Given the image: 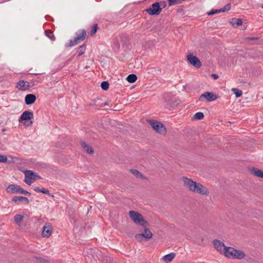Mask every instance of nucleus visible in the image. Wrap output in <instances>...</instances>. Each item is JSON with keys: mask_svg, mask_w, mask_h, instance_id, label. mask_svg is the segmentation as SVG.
I'll use <instances>...</instances> for the list:
<instances>
[{"mask_svg": "<svg viewBox=\"0 0 263 263\" xmlns=\"http://www.w3.org/2000/svg\"><path fill=\"white\" fill-rule=\"evenodd\" d=\"M218 13H220L219 9H212L208 13V15H212Z\"/></svg>", "mask_w": 263, "mask_h": 263, "instance_id": "ea45409f", "label": "nucleus"}, {"mask_svg": "<svg viewBox=\"0 0 263 263\" xmlns=\"http://www.w3.org/2000/svg\"><path fill=\"white\" fill-rule=\"evenodd\" d=\"M232 91L235 95L236 98H239L241 97L242 95V92L241 90L238 88H232Z\"/></svg>", "mask_w": 263, "mask_h": 263, "instance_id": "c85d7f7f", "label": "nucleus"}, {"mask_svg": "<svg viewBox=\"0 0 263 263\" xmlns=\"http://www.w3.org/2000/svg\"><path fill=\"white\" fill-rule=\"evenodd\" d=\"M211 76L215 80L217 79L219 77L217 74H215V73L212 74Z\"/></svg>", "mask_w": 263, "mask_h": 263, "instance_id": "8fccbe9b", "label": "nucleus"}, {"mask_svg": "<svg viewBox=\"0 0 263 263\" xmlns=\"http://www.w3.org/2000/svg\"><path fill=\"white\" fill-rule=\"evenodd\" d=\"M163 100L164 102L165 103V107L168 109L173 108L180 103L179 101L173 100V96L170 93H165L164 94Z\"/></svg>", "mask_w": 263, "mask_h": 263, "instance_id": "20e7f679", "label": "nucleus"}, {"mask_svg": "<svg viewBox=\"0 0 263 263\" xmlns=\"http://www.w3.org/2000/svg\"><path fill=\"white\" fill-rule=\"evenodd\" d=\"M129 216L131 219L137 225L142 227L149 226V223L145 220L142 215L135 211H130L129 212Z\"/></svg>", "mask_w": 263, "mask_h": 263, "instance_id": "f03ea898", "label": "nucleus"}, {"mask_svg": "<svg viewBox=\"0 0 263 263\" xmlns=\"http://www.w3.org/2000/svg\"><path fill=\"white\" fill-rule=\"evenodd\" d=\"M25 179L24 182L30 185L34 180L41 179L42 178L36 173L31 170H26L24 172Z\"/></svg>", "mask_w": 263, "mask_h": 263, "instance_id": "39448f33", "label": "nucleus"}, {"mask_svg": "<svg viewBox=\"0 0 263 263\" xmlns=\"http://www.w3.org/2000/svg\"><path fill=\"white\" fill-rule=\"evenodd\" d=\"M33 122L32 121H29V124H26L27 126H30V125H31L32 124Z\"/></svg>", "mask_w": 263, "mask_h": 263, "instance_id": "603ef678", "label": "nucleus"}, {"mask_svg": "<svg viewBox=\"0 0 263 263\" xmlns=\"http://www.w3.org/2000/svg\"><path fill=\"white\" fill-rule=\"evenodd\" d=\"M34 86V84L32 83V86L29 85V82L25 81L24 80H20L16 83V87L19 90L22 91H25L28 90L30 87Z\"/></svg>", "mask_w": 263, "mask_h": 263, "instance_id": "9b49d317", "label": "nucleus"}, {"mask_svg": "<svg viewBox=\"0 0 263 263\" xmlns=\"http://www.w3.org/2000/svg\"><path fill=\"white\" fill-rule=\"evenodd\" d=\"M36 100V96L34 94H27L25 97V102L26 105H31L35 102Z\"/></svg>", "mask_w": 263, "mask_h": 263, "instance_id": "4468645a", "label": "nucleus"}, {"mask_svg": "<svg viewBox=\"0 0 263 263\" xmlns=\"http://www.w3.org/2000/svg\"><path fill=\"white\" fill-rule=\"evenodd\" d=\"M33 118V114L32 111L29 110H26L23 112L18 119L20 123H22L25 121L24 124L26 125V122L31 120Z\"/></svg>", "mask_w": 263, "mask_h": 263, "instance_id": "9d476101", "label": "nucleus"}, {"mask_svg": "<svg viewBox=\"0 0 263 263\" xmlns=\"http://www.w3.org/2000/svg\"><path fill=\"white\" fill-rule=\"evenodd\" d=\"M37 263H49V261L41 257H34Z\"/></svg>", "mask_w": 263, "mask_h": 263, "instance_id": "c756f323", "label": "nucleus"}, {"mask_svg": "<svg viewBox=\"0 0 263 263\" xmlns=\"http://www.w3.org/2000/svg\"><path fill=\"white\" fill-rule=\"evenodd\" d=\"M35 75L39 74V73H34Z\"/></svg>", "mask_w": 263, "mask_h": 263, "instance_id": "13d9d810", "label": "nucleus"}, {"mask_svg": "<svg viewBox=\"0 0 263 263\" xmlns=\"http://www.w3.org/2000/svg\"><path fill=\"white\" fill-rule=\"evenodd\" d=\"M204 116L203 113L201 112H198L195 114L194 116V119L198 120H200L203 119Z\"/></svg>", "mask_w": 263, "mask_h": 263, "instance_id": "7c9ffc66", "label": "nucleus"}, {"mask_svg": "<svg viewBox=\"0 0 263 263\" xmlns=\"http://www.w3.org/2000/svg\"><path fill=\"white\" fill-rule=\"evenodd\" d=\"M130 172L137 178H141L142 179L145 178V177L137 170L132 168L130 170Z\"/></svg>", "mask_w": 263, "mask_h": 263, "instance_id": "b1692460", "label": "nucleus"}, {"mask_svg": "<svg viewBox=\"0 0 263 263\" xmlns=\"http://www.w3.org/2000/svg\"><path fill=\"white\" fill-rule=\"evenodd\" d=\"M251 174L258 177L263 178V172L258 168L252 167L249 169Z\"/></svg>", "mask_w": 263, "mask_h": 263, "instance_id": "a211bd4d", "label": "nucleus"}, {"mask_svg": "<svg viewBox=\"0 0 263 263\" xmlns=\"http://www.w3.org/2000/svg\"><path fill=\"white\" fill-rule=\"evenodd\" d=\"M183 0H168V5L170 6L176 4H180Z\"/></svg>", "mask_w": 263, "mask_h": 263, "instance_id": "473e14b6", "label": "nucleus"}, {"mask_svg": "<svg viewBox=\"0 0 263 263\" xmlns=\"http://www.w3.org/2000/svg\"><path fill=\"white\" fill-rule=\"evenodd\" d=\"M32 83L34 84L33 82H30V83H29V85L32 86Z\"/></svg>", "mask_w": 263, "mask_h": 263, "instance_id": "6e6d98bb", "label": "nucleus"}, {"mask_svg": "<svg viewBox=\"0 0 263 263\" xmlns=\"http://www.w3.org/2000/svg\"><path fill=\"white\" fill-rule=\"evenodd\" d=\"M34 190L36 192H38V193H40L41 192V190H42V189H41L40 187H35L34 189Z\"/></svg>", "mask_w": 263, "mask_h": 263, "instance_id": "de8ad7c7", "label": "nucleus"}, {"mask_svg": "<svg viewBox=\"0 0 263 263\" xmlns=\"http://www.w3.org/2000/svg\"><path fill=\"white\" fill-rule=\"evenodd\" d=\"M162 9V8L160 7V3L155 2L149 8L145 9V11L151 15H157L161 12Z\"/></svg>", "mask_w": 263, "mask_h": 263, "instance_id": "0eeeda50", "label": "nucleus"}, {"mask_svg": "<svg viewBox=\"0 0 263 263\" xmlns=\"http://www.w3.org/2000/svg\"><path fill=\"white\" fill-rule=\"evenodd\" d=\"M72 59V57L69 58L67 61H66V63H68L69 62L71 61Z\"/></svg>", "mask_w": 263, "mask_h": 263, "instance_id": "864d4df0", "label": "nucleus"}, {"mask_svg": "<svg viewBox=\"0 0 263 263\" xmlns=\"http://www.w3.org/2000/svg\"><path fill=\"white\" fill-rule=\"evenodd\" d=\"M147 121L157 133L161 135H165L166 133L165 126L161 122L153 120H147Z\"/></svg>", "mask_w": 263, "mask_h": 263, "instance_id": "7ed1b4c3", "label": "nucleus"}, {"mask_svg": "<svg viewBox=\"0 0 263 263\" xmlns=\"http://www.w3.org/2000/svg\"><path fill=\"white\" fill-rule=\"evenodd\" d=\"M148 227L149 226L143 227L144 228V232H143V233L145 234L149 235V236H150V239H151L152 237V236H153V234L150 231V230L148 229Z\"/></svg>", "mask_w": 263, "mask_h": 263, "instance_id": "e433bc0d", "label": "nucleus"}, {"mask_svg": "<svg viewBox=\"0 0 263 263\" xmlns=\"http://www.w3.org/2000/svg\"><path fill=\"white\" fill-rule=\"evenodd\" d=\"M41 193L47 195H50V191L48 189H46L45 188L42 189Z\"/></svg>", "mask_w": 263, "mask_h": 263, "instance_id": "37998d69", "label": "nucleus"}, {"mask_svg": "<svg viewBox=\"0 0 263 263\" xmlns=\"http://www.w3.org/2000/svg\"><path fill=\"white\" fill-rule=\"evenodd\" d=\"M213 243L214 246V248L221 253H223L224 251V248L226 247V246H224L223 242L218 239L214 240L213 241Z\"/></svg>", "mask_w": 263, "mask_h": 263, "instance_id": "f8f14e48", "label": "nucleus"}, {"mask_svg": "<svg viewBox=\"0 0 263 263\" xmlns=\"http://www.w3.org/2000/svg\"><path fill=\"white\" fill-rule=\"evenodd\" d=\"M95 252V250L89 249L88 251H87L85 253V260L87 262H92V258L96 260L95 258V256L93 255V253Z\"/></svg>", "mask_w": 263, "mask_h": 263, "instance_id": "dca6fc26", "label": "nucleus"}, {"mask_svg": "<svg viewBox=\"0 0 263 263\" xmlns=\"http://www.w3.org/2000/svg\"><path fill=\"white\" fill-rule=\"evenodd\" d=\"M115 46L116 47L117 49H119L120 48V44L118 41H115L114 42Z\"/></svg>", "mask_w": 263, "mask_h": 263, "instance_id": "a18cd8bd", "label": "nucleus"}, {"mask_svg": "<svg viewBox=\"0 0 263 263\" xmlns=\"http://www.w3.org/2000/svg\"><path fill=\"white\" fill-rule=\"evenodd\" d=\"M100 100V98L99 97H97V99L93 101V103H90V105L96 106L97 107H100V103L98 102Z\"/></svg>", "mask_w": 263, "mask_h": 263, "instance_id": "58836bf2", "label": "nucleus"}, {"mask_svg": "<svg viewBox=\"0 0 263 263\" xmlns=\"http://www.w3.org/2000/svg\"><path fill=\"white\" fill-rule=\"evenodd\" d=\"M126 79L129 83H133L137 80V76L135 74H130L127 77Z\"/></svg>", "mask_w": 263, "mask_h": 263, "instance_id": "393cba45", "label": "nucleus"}, {"mask_svg": "<svg viewBox=\"0 0 263 263\" xmlns=\"http://www.w3.org/2000/svg\"><path fill=\"white\" fill-rule=\"evenodd\" d=\"M187 60L192 65L197 68H199L202 66L201 63L199 59L192 53H189L187 55Z\"/></svg>", "mask_w": 263, "mask_h": 263, "instance_id": "1a4fd4ad", "label": "nucleus"}, {"mask_svg": "<svg viewBox=\"0 0 263 263\" xmlns=\"http://www.w3.org/2000/svg\"><path fill=\"white\" fill-rule=\"evenodd\" d=\"M259 37H247L245 38V40L247 41H254L259 39Z\"/></svg>", "mask_w": 263, "mask_h": 263, "instance_id": "79ce46f5", "label": "nucleus"}, {"mask_svg": "<svg viewBox=\"0 0 263 263\" xmlns=\"http://www.w3.org/2000/svg\"><path fill=\"white\" fill-rule=\"evenodd\" d=\"M11 161H8L7 157L3 155L0 154V162L1 163H6L8 162L10 163Z\"/></svg>", "mask_w": 263, "mask_h": 263, "instance_id": "f704fd0d", "label": "nucleus"}, {"mask_svg": "<svg viewBox=\"0 0 263 263\" xmlns=\"http://www.w3.org/2000/svg\"><path fill=\"white\" fill-rule=\"evenodd\" d=\"M3 132H5V129H3Z\"/></svg>", "mask_w": 263, "mask_h": 263, "instance_id": "4d7b16f0", "label": "nucleus"}, {"mask_svg": "<svg viewBox=\"0 0 263 263\" xmlns=\"http://www.w3.org/2000/svg\"><path fill=\"white\" fill-rule=\"evenodd\" d=\"M137 237L138 238L139 237H142L143 238H145L146 240L150 239V236H149V235L144 234L143 233L141 234H137Z\"/></svg>", "mask_w": 263, "mask_h": 263, "instance_id": "4c0bfd02", "label": "nucleus"}, {"mask_svg": "<svg viewBox=\"0 0 263 263\" xmlns=\"http://www.w3.org/2000/svg\"><path fill=\"white\" fill-rule=\"evenodd\" d=\"M45 35L48 36L51 41H55V37L54 36L53 33L50 30H46L45 31Z\"/></svg>", "mask_w": 263, "mask_h": 263, "instance_id": "a878e982", "label": "nucleus"}, {"mask_svg": "<svg viewBox=\"0 0 263 263\" xmlns=\"http://www.w3.org/2000/svg\"><path fill=\"white\" fill-rule=\"evenodd\" d=\"M219 97L218 95L215 94L212 91H206L200 95L199 100L200 101H203L204 99H205L207 102H212L219 98Z\"/></svg>", "mask_w": 263, "mask_h": 263, "instance_id": "6e6552de", "label": "nucleus"}, {"mask_svg": "<svg viewBox=\"0 0 263 263\" xmlns=\"http://www.w3.org/2000/svg\"><path fill=\"white\" fill-rule=\"evenodd\" d=\"M81 146L83 149L89 154H92L94 153V150L92 147L87 145L84 141H81L80 142Z\"/></svg>", "mask_w": 263, "mask_h": 263, "instance_id": "6ab92c4d", "label": "nucleus"}, {"mask_svg": "<svg viewBox=\"0 0 263 263\" xmlns=\"http://www.w3.org/2000/svg\"><path fill=\"white\" fill-rule=\"evenodd\" d=\"M89 68V66H86L85 67V69H88V68Z\"/></svg>", "mask_w": 263, "mask_h": 263, "instance_id": "5fc2aeb1", "label": "nucleus"}, {"mask_svg": "<svg viewBox=\"0 0 263 263\" xmlns=\"http://www.w3.org/2000/svg\"><path fill=\"white\" fill-rule=\"evenodd\" d=\"M182 181L184 185L190 191L194 193H197L202 195H208L209 193L208 189L193 179L183 176L182 177Z\"/></svg>", "mask_w": 263, "mask_h": 263, "instance_id": "f257e3e1", "label": "nucleus"}, {"mask_svg": "<svg viewBox=\"0 0 263 263\" xmlns=\"http://www.w3.org/2000/svg\"><path fill=\"white\" fill-rule=\"evenodd\" d=\"M183 9H184V6H179V8L177 9L176 12L177 13H180L183 10Z\"/></svg>", "mask_w": 263, "mask_h": 263, "instance_id": "c03bdc74", "label": "nucleus"}, {"mask_svg": "<svg viewBox=\"0 0 263 263\" xmlns=\"http://www.w3.org/2000/svg\"><path fill=\"white\" fill-rule=\"evenodd\" d=\"M230 249H235L232 247H226L224 248V251L223 252V253L226 256H227L229 258H233L234 251H233L232 250H231Z\"/></svg>", "mask_w": 263, "mask_h": 263, "instance_id": "aec40b11", "label": "nucleus"}, {"mask_svg": "<svg viewBox=\"0 0 263 263\" xmlns=\"http://www.w3.org/2000/svg\"><path fill=\"white\" fill-rule=\"evenodd\" d=\"M98 29H99V27H98V24H93L91 30L90 31V36H95L97 30H98Z\"/></svg>", "mask_w": 263, "mask_h": 263, "instance_id": "cd10ccee", "label": "nucleus"}, {"mask_svg": "<svg viewBox=\"0 0 263 263\" xmlns=\"http://www.w3.org/2000/svg\"><path fill=\"white\" fill-rule=\"evenodd\" d=\"M160 6H162L163 8H164L166 6V3L165 1L161 2L160 3Z\"/></svg>", "mask_w": 263, "mask_h": 263, "instance_id": "49530a36", "label": "nucleus"}, {"mask_svg": "<svg viewBox=\"0 0 263 263\" xmlns=\"http://www.w3.org/2000/svg\"><path fill=\"white\" fill-rule=\"evenodd\" d=\"M86 36V32L84 29L81 30V32L77 35L74 40H70L68 43L65 44L66 47L73 46L77 45L80 42L84 40Z\"/></svg>", "mask_w": 263, "mask_h": 263, "instance_id": "423d86ee", "label": "nucleus"}, {"mask_svg": "<svg viewBox=\"0 0 263 263\" xmlns=\"http://www.w3.org/2000/svg\"><path fill=\"white\" fill-rule=\"evenodd\" d=\"M109 84L108 81H103L101 84V88L104 90H107L109 88Z\"/></svg>", "mask_w": 263, "mask_h": 263, "instance_id": "2f4dec72", "label": "nucleus"}, {"mask_svg": "<svg viewBox=\"0 0 263 263\" xmlns=\"http://www.w3.org/2000/svg\"><path fill=\"white\" fill-rule=\"evenodd\" d=\"M231 250L234 251L233 259H240L245 256V254L242 251L236 250L235 249Z\"/></svg>", "mask_w": 263, "mask_h": 263, "instance_id": "f3484780", "label": "nucleus"}, {"mask_svg": "<svg viewBox=\"0 0 263 263\" xmlns=\"http://www.w3.org/2000/svg\"><path fill=\"white\" fill-rule=\"evenodd\" d=\"M231 24L235 28L242 25V21L241 18H233L230 21Z\"/></svg>", "mask_w": 263, "mask_h": 263, "instance_id": "4be33fe9", "label": "nucleus"}, {"mask_svg": "<svg viewBox=\"0 0 263 263\" xmlns=\"http://www.w3.org/2000/svg\"><path fill=\"white\" fill-rule=\"evenodd\" d=\"M24 216L22 215H16L14 217V221L16 224H20L22 223Z\"/></svg>", "mask_w": 263, "mask_h": 263, "instance_id": "bb28decb", "label": "nucleus"}, {"mask_svg": "<svg viewBox=\"0 0 263 263\" xmlns=\"http://www.w3.org/2000/svg\"><path fill=\"white\" fill-rule=\"evenodd\" d=\"M86 50V46L85 44L79 47V50H78V56L80 57L84 54Z\"/></svg>", "mask_w": 263, "mask_h": 263, "instance_id": "72a5a7b5", "label": "nucleus"}, {"mask_svg": "<svg viewBox=\"0 0 263 263\" xmlns=\"http://www.w3.org/2000/svg\"><path fill=\"white\" fill-rule=\"evenodd\" d=\"M51 232L52 227L51 226H48V227L45 226L43 227L42 235L43 237L48 238L51 235Z\"/></svg>", "mask_w": 263, "mask_h": 263, "instance_id": "2eb2a0df", "label": "nucleus"}, {"mask_svg": "<svg viewBox=\"0 0 263 263\" xmlns=\"http://www.w3.org/2000/svg\"><path fill=\"white\" fill-rule=\"evenodd\" d=\"M20 194H23L28 195V196H30V195H31V193L30 192H28L26 190H24L22 187L20 191Z\"/></svg>", "mask_w": 263, "mask_h": 263, "instance_id": "a19ab883", "label": "nucleus"}, {"mask_svg": "<svg viewBox=\"0 0 263 263\" xmlns=\"http://www.w3.org/2000/svg\"><path fill=\"white\" fill-rule=\"evenodd\" d=\"M25 201L26 203L29 202V199L23 196H15L12 199V202L14 203H18L19 201Z\"/></svg>", "mask_w": 263, "mask_h": 263, "instance_id": "412c9836", "label": "nucleus"}, {"mask_svg": "<svg viewBox=\"0 0 263 263\" xmlns=\"http://www.w3.org/2000/svg\"><path fill=\"white\" fill-rule=\"evenodd\" d=\"M21 187L17 184H10L6 189L8 193H12L15 194H20Z\"/></svg>", "mask_w": 263, "mask_h": 263, "instance_id": "ddd939ff", "label": "nucleus"}, {"mask_svg": "<svg viewBox=\"0 0 263 263\" xmlns=\"http://www.w3.org/2000/svg\"><path fill=\"white\" fill-rule=\"evenodd\" d=\"M231 4H228L224 7L219 9L220 12H223L229 11L231 9Z\"/></svg>", "mask_w": 263, "mask_h": 263, "instance_id": "c9c22d12", "label": "nucleus"}, {"mask_svg": "<svg viewBox=\"0 0 263 263\" xmlns=\"http://www.w3.org/2000/svg\"><path fill=\"white\" fill-rule=\"evenodd\" d=\"M175 256L176 254L175 253L172 252L164 255L162 259L164 261L168 262L172 261L173 259L175 258Z\"/></svg>", "mask_w": 263, "mask_h": 263, "instance_id": "5701e85b", "label": "nucleus"}, {"mask_svg": "<svg viewBox=\"0 0 263 263\" xmlns=\"http://www.w3.org/2000/svg\"><path fill=\"white\" fill-rule=\"evenodd\" d=\"M107 105H108V102H106L104 103H101L100 105V107H102L105 106Z\"/></svg>", "mask_w": 263, "mask_h": 263, "instance_id": "3c124183", "label": "nucleus"}, {"mask_svg": "<svg viewBox=\"0 0 263 263\" xmlns=\"http://www.w3.org/2000/svg\"><path fill=\"white\" fill-rule=\"evenodd\" d=\"M135 238L136 239V240H137L138 241H140V242H141L142 241H143V238L142 237H139V238L137 237V234L135 235Z\"/></svg>", "mask_w": 263, "mask_h": 263, "instance_id": "09e8293b", "label": "nucleus"}]
</instances>
